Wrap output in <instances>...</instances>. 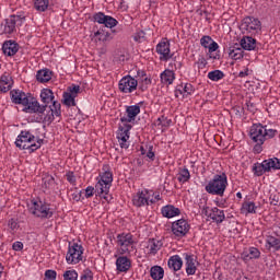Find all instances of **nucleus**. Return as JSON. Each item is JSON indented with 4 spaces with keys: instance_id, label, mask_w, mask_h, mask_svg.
Returning a JSON list of instances; mask_svg holds the SVG:
<instances>
[{
    "instance_id": "f257e3e1",
    "label": "nucleus",
    "mask_w": 280,
    "mask_h": 280,
    "mask_svg": "<svg viewBox=\"0 0 280 280\" xmlns=\"http://www.w3.org/2000/svg\"><path fill=\"white\" fill-rule=\"evenodd\" d=\"M40 100L43 104L39 106H46L45 110L48 112L44 117H40L43 119L44 124H51L56 117H60L62 115V105L60 102L56 101V96H54V91L49 89H43L40 92Z\"/></svg>"
},
{
    "instance_id": "f03ea898",
    "label": "nucleus",
    "mask_w": 280,
    "mask_h": 280,
    "mask_svg": "<svg viewBox=\"0 0 280 280\" xmlns=\"http://www.w3.org/2000/svg\"><path fill=\"white\" fill-rule=\"evenodd\" d=\"M94 23H98L100 25H104L97 32L94 33V38L100 40L101 43H109L113 40V34H115V30L112 27H117V20L110 15H106L102 12L95 13L93 15ZM110 30V31H108Z\"/></svg>"
},
{
    "instance_id": "7ed1b4c3",
    "label": "nucleus",
    "mask_w": 280,
    "mask_h": 280,
    "mask_svg": "<svg viewBox=\"0 0 280 280\" xmlns=\"http://www.w3.org/2000/svg\"><path fill=\"white\" fill-rule=\"evenodd\" d=\"M13 104H21L24 106V113H36L37 115H45L46 106H40L38 100L32 94H25L23 91L12 90L10 92Z\"/></svg>"
},
{
    "instance_id": "20e7f679",
    "label": "nucleus",
    "mask_w": 280,
    "mask_h": 280,
    "mask_svg": "<svg viewBox=\"0 0 280 280\" xmlns=\"http://www.w3.org/2000/svg\"><path fill=\"white\" fill-rule=\"evenodd\" d=\"M277 129H268V127L261 124H255L250 127L249 137L254 143L255 154H261L264 152V147H261L268 139H275L277 137Z\"/></svg>"
},
{
    "instance_id": "39448f33",
    "label": "nucleus",
    "mask_w": 280,
    "mask_h": 280,
    "mask_svg": "<svg viewBox=\"0 0 280 280\" xmlns=\"http://www.w3.org/2000/svg\"><path fill=\"white\" fill-rule=\"evenodd\" d=\"M229 185V179L226 173L217 174L206 185L205 189L207 194L211 196H224L226 187Z\"/></svg>"
},
{
    "instance_id": "423d86ee",
    "label": "nucleus",
    "mask_w": 280,
    "mask_h": 280,
    "mask_svg": "<svg viewBox=\"0 0 280 280\" xmlns=\"http://www.w3.org/2000/svg\"><path fill=\"white\" fill-rule=\"evenodd\" d=\"M15 145L16 148H20V150H28L30 153H32L40 149V145H43V140H37L36 142V137L32 135V132L21 131L15 140Z\"/></svg>"
},
{
    "instance_id": "0eeeda50",
    "label": "nucleus",
    "mask_w": 280,
    "mask_h": 280,
    "mask_svg": "<svg viewBox=\"0 0 280 280\" xmlns=\"http://www.w3.org/2000/svg\"><path fill=\"white\" fill-rule=\"evenodd\" d=\"M240 30L242 34H250V36H255V34L261 32V22L257 18L246 16L242 20Z\"/></svg>"
},
{
    "instance_id": "6e6552de",
    "label": "nucleus",
    "mask_w": 280,
    "mask_h": 280,
    "mask_svg": "<svg viewBox=\"0 0 280 280\" xmlns=\"http://www.w3.org/2000/svg\"><path fill=\"white\" fill-rule=\"evenodd\" d=\"M112 183H113V173L104 172L101 175V179L95 185V191L97 192V196L106 200V196H108V191H110Z\"/></svg>"
},
{
    "instance_id": "1a4fd4ad",
    "label": "nucleus",
    "mask_w": 280,
    "mask_h": 280,
    "mask_svg": "<svg viewBox=\"0 0 280 280\" xmlns=\"http://www.w3.org/2000/svg\"><path fill=\"white\" fill-rule=\"evenodd\" d=\"M116 244L120 248V253H132L135 250V236L131 233H121L116 237Z\"/></svg>"
},
{
    "instance_id": "9d476101",
    "label": "nucleus",
    "mask_w": 280,
    "mask_h": 280,
    "mask_svg": "<svg viewBox=\"0 0 280 280\" xmlns=\"http://www.w3.org/2000/svg\"><path fill=\"white\" fill-rule=\"evenodd\" d=\"M28 211L32 215H35V218H51V215H54L49 206L45 205L43 201L31 202Z\"/></svg>"
},
{
    "instance_id": "9b49d317",
    "label": "nucleus",
    "mask_w": 280,
    "mask_h": 280,
    "mask_svg": "<svg viewBox=\"0 0 280 280\" xmlns=\"http://www.w3.org/2000/svg\"><path fill=\"white\" fill-rule=\"evenodd\" d=\"M84 255V247L78 243L69 244L68 253L66 255L67 264H80Z\"/></svg>"
},
{
    "instance_id": "f8f14e48",
    "label": "nucleus",
    "mask_w": 280,
    "mask_h": 280,
    "mask_svg": "<svg viewBox=\"0 0 280 280\" xmlns=\"http://www.w3.org/2000/svg\"><path fill=\"white\" fill-rule=\"evenodd\" d=\"M25 21V14H13L4 20L2 23L3 34H14L16 32V23L21 25Z\"/></svg>"
},
{
    "instance_id": "ddd939ff",
    "label": "nucleus",
    "mask_w": 280,
    "mask_h": 280,
    "mask_svg": "<svg viewBox=\"0 0 280 280\" xmlns=\"http://www.w3.org/2000/svg\"><path fill=\"white\" fill-rule=\"evenodd\" d=\"M154 192L152 190L144 189L142 191H138L132 199V203L135 207H145V205H154L155 200L153 198Z\"/></svg>"
},
{
    "instance_id": "4468645a",
    "label": "nucleus",
    "mask_w": 280,
    "mask_h": 280,
    "mask_svg": "<svg viewBox=\"0 0 280 280\" xmlns=\"http://www.w3.org/2000/svg\"><path fill=\"white\" fill-rule=\"evenodd\" d=\"M137 86H139V82L131 75L124 77L118 84V89L121 93H132L137 91Z\"/></svg>"
},
{
    "instance_id": "2eb2a0df",
    "label": "nucleus",
    "mask_w": 280,
    "mask_h": 280,
    "mask_svg": "<svg viewBox=\"0 0 280 280\" xmlns=\"http://www.w3.org/2000/svg\"><path fill=\"white\" fill-rule=\"evenodd\" d=\"M80 95V85L72 84L68 86L67 92L63 93L65 106H75V97Z\"/></svg>"
},
{
    "instance_id": "dca6fc26",
    "label": "nucleus",
    "mask_w": 280,
    "mask_h": 280,
    "mask_svg": "<svg viewBox=\"0 0 280 280\" xmlns=\"http://www.w3.org/2000/svg\"><path fill=\"white\" fill-rule=\"evenodd\" d=\"M172 233L176 237H185L189 233V223L185 219H179L172 223Z\"/></svg>"
},
{
    "instance_id": "f3484780",
    "label": "nucleus",
    "mask_w": 280,
    "mask_h": 280,
    "mask_svg": "<svg viewBox=\"0 0 280 280\" xmlns=\"http://www.w3.org/2000/svg\"><path fill=\"white\" fill-rule=\"evenodd\" d=\"M156 54L160 55V60L167 62L174 55H171L170 43L167 39H162L155 48Z\"/></svg>"
},
{
    "instance_id": "a211bd4d",
    "label": "nucleus",
    "mask_w": 280,
    "mask_h": 280,
    "mask_svg": "<svg viewBox=\"0 0 280 280\" xmlns=\"http://www.w3.org/2000/svg\"><path fill=\"white\" fill-rule=\"evenodd\" d=\"M127 116L120 118L121 124H130L135 121L137 115L141 113V107L139 105L127 106L126 108Z\"/></svg>"
},
{
    "instance_id": "6ab92c4d",
    "label": "nucleus",
    "mask_w": 280,
    "mask_h": 280,
    "mask_svg": "<svg viewBox=\"0 0 280 280\" xmlns=\"http://www.w3.org/2000/svg\"><path fill=\"white\" fill-rule=\"evenodd\" d=\"M201 47H205V49H208L209 54H213V51H218V48L220 47L218 43L211 38L209 35H205L200 39Z\"/></svg>"
},
{
    "instance_id": "aec40b11",
    "label": "nucleus",
    "mask_w": 280,
    "mask_h": 280,
    "mask_svg": "<svg viewBox=\"0 0 280 280\" xmlns=\"http://www.w3.org/2000/svg\"><path fill=\"white\" fill-rule=\"evenodd\" d=\"M131 266L132 262H130V259L126 256H120L116 260V268L118 272H128Z\"/></svg>"
},
{
    "instance_id": "412c9836",
    "label": "nucleus",
    "mask_w": 280,
    "mask_h": 280,
    "mask_svg": "<svg viewBox=\"0 0 280 280\" xmlns=\"http://www.w3.org/2000/svg\"><path fill=\"white\" fill-rule=\"evenodd\" d=\"M241 47L246 51H253L257 47V39L252 36H244L241 39Z\"/></svg>"
},
{
    "instance_id": "4be33fe9",
    "label": "nucleus",
    "mask_w": 280,
    "mask_h": 280,
    "mask_svg": "<svg viewBox=\"0 0 280 280\" xmlns=\"http://www.w3.org/2000/svg\"><path fill=\"white\" fill-rule=\"evenodd\" d=\"M2 51L4 56H15L19 51V44L12 40L5 42L2 45Z\"/></svg>"
},
{
    "instance_id": "5701e85b",
    "label": "nucleus",
    "mask_w": 280,
    "mask_h": 280,
    "mask_svg": "<svg viewBox=\"0 0 280 280\" xmlns=\"http://www.w3.org/2000/svg\"><path fill=\"white\" fill-rule=\"evenodd\" d=\"M14 81L10 74H3L0 78V91L1 93H8L12 89Z\"/></svg>"
},
{
    "instance_id": "b1692460",
    "label": "nucleus",
    "mask_w": 280,
    "mask_h": 280,
    "mask_svg": "<svg viewBox=\"0 0 280 280\" xmlns=\"http://www.w3.org/2000/svg\"><path fill=\"white\" fill-rule=\"evenodd\" d=\"M163 246V243L159 240L150 238L147 243V250L149 255H156L161 247Z\"/></svg>"
},
{
    "instance_id": "393cba45",
    "label": "nucleus",
    "mask_w": 280,
    "mask_h": 280,
    "mask_svg": "<svg viewBox=\"0 0 280 280\" xmlns=\"http://www.w3.org/2000/svg\"><path fill=\"white\" fill-rule=\"evenodd\" d=\"M266 248L273 252L280 250V237L268 235L266 237Z\"/></svg>"
},
{
    "instance_id": "a878e982",
    "label": "nucleus",
    "mask_w": 280,
    "mask_h": 280,
    "mask_svg": "<svg viewBox=\"0 0 280 280\" xmlns=\"http://www.w3.org/2000/svg\"><path fill=\"white\" fill-rule=\"evenodd\" d=\"M161 211H162L163 218L170 219V218H176V215H180V209L172 205L164 206Z\"/></svg>"
},
{
    "instance_id": "bb28decb",
    "label": "nucleus",
    "mask_w": 280,
    "mask_h": 280,
    "mask_svg": "<svg viewBox=\"0 0 280 280\" xmlns=\"http://www.w3.org/2000/svg\"><path fill=\"white\" fill-rule=\"evenodd\" d=\"M229 56L232 60H242V58H244V48H241L240 45L235 44L229 48Z\"/></svg>"
},
{
    "instance_id": "cd10ccee",
    "label": "nucleus",
    "mask_w": 280,
    "mask_h": 280,
    "mask_svg": "<svg viewBox=\"0 0 280 280\" xmlns=\"http://www.w3.org/2000/svg\"><path fill=\"white\" fill-rule=\"evenodd\" d=\"M168 268H171V270H174L175 272H178V270L183 268V258H180V256L178 255L172 256L168 259Z\"/></svg>"
},
{
    "instance_id": "c85d7f7f",
    "label": "nucleus",
    "mask_w": 280,
    "mask_h": 280,
    "mask_svg": "<svg viewBox=\"0 0 280 280\" xmlns=\"http://www.w3.org/2000/svg\"><path fill=\"white\" fill-rule=\"evenodd\" d=\"M261 257V252L256 247H249L247 252L243 253L244 261H250V259H259Z\"/></svg>"
},
{
    "instance_id": "c756f323",
    "label": "nucleus",
    "mask_w": 280,
    "mask_h": 280,
    "mask_svg": "<svg viewBox=\"0 0 280 280\" xmlns=\"http://www.w3.org/2000/svg\"><path fill=\"white\" fill-rule=\"evenodd\" d=\"M265 172H270V170H280V160L277 158L268 159L262 161Z\"/></svg>"
},
{
    "instance_id": "7c9ffc66",
    "label": "nucleus",
    "mask_w": 280,
    "mask_h": 280,
    "mask_svg": "<svg viewBox=\"0 0 280 280\" xmlns=\"http://www.w3.org/2000/svg\"><path fill=\"white\" fill-rule=\"evenodd\" d=\"M185 260H186V272L187 275H196V260L194 259V256L189 254H185Z\"/></svg>"
},
{
    "instance_id": "2f4dec72",
    "label": "nucleus",
    "mask_w": 280,
    "mask_h": 280,
    "mask_svg": "<svg viewBox=\"0 0 280 280\" xmlns=\"http://www.w3.org/2000/svg\"><path fill=\"white\" fill-rule=\"evenodd\" d=\"M132 129V125L122 122V126H119L117 132L118 141L125 139L126 137H130V130Z\"/></svg>"
},
{
    "instance_id": "473e14b6",
    "label": "nucleus",
    "mask_w": 280,
    "mask_h": 280,
    "mask_svg": "<svg viewBox=\"0 0 280 280\" xmlns=\"http://www.w3.org/2000/svg\"><path fill=\"white\" fill-rule=\"evenodd\" d=\"M225 219L226 217L224 215V210L212 208V214H210V220H213V222H217V224H222L223 220Z\"/></svg>"
},
{
    "instance_id": "72a5a7b5",
    "label": "nucleus",
    "mask_w": 280,
    "mask_h": 280,
    "mask_svg": "<svg viewBox=\"0 0 280 280\" xmlns=\"http://www.w3.org/2000/svg\"><path fill=\"white\" fill-rule=\"evenodd\" d=\"M36 80L42 84H45V82H49V80H51V71H49L48 69L38 70L36 74Z\"/></svg>"
},
{
    "instance_id": "f704fd0d",
    "label": "nucleus",
    "mask_w": 280,
    "mask_h": 280,
    "mask_svg": "<svg viewBox=\"0 0 280 280\" xmlns=\"http://www.w3.org/2000/svg\"><path fill=\"white\" fill-rule=\"evenodd\" d=\"M161 82L162 84H172L176 77L174 75V71L172 70H164L161 75Z\"/></svg>"
},
{
    "instance_id": "c9c22d12",
    "label": "nucleus",
    "mask_w": 280,
    "mask_h": 280,
    "mask_svg": "<svg viewBox=\"0 0 280 280\" xmlns=\"http://www.w3.org/2000/svg\"><path fill=\"white\" fill-rule=\"evenodd\" d=\"M151 278L154 280L163 279V275H165V270L161 266H154L150 270Z\"/></svg>"
},
{
    "instance_id": "e433bc0d",
    "label": "nucleus",
    "mask_w": 280,
    "mask_h": 280,
    "mask_svg": "<svg viewBox=\"0 0 280 280\" xmlns=\"http://www.w3.org/2000/svg\"><path fill=\"white\" fill-rule=\"evenodd\" d=\"M191 93H194V86H191V84L186 83L185 86H180V89H176L175 91V96L178 97V95H191Z\"/></svg>"
},
{
    "instance_id": "4c0bfd02",
    "label": "nucleus",
    "mask_w": 280,
    "mask_h": 280,
    "mask_svg": "<svg viewBox=\"0 0 280 280\" xmlns=\"http://www.w3.org/2000/svg\"><path fill=\"white\" fill-rule=\"evenodd\" d=\"M242 212H246V213H257V207L255 205V202L253 201H245L243 202L242 206Z\"/></svg>"
},
{
    "instance_id": "58836bf2",
    "label": "nucleus",
    "mask_w": 280,
    "mask_h": 280,
    "mask_svg": "<svg viewBox=\"0 0 280 280\" xmlns=\"http://www.w3.org/2000/svg\"><path fill=\"white\" fill-rule=\"evenodd\" d=\"M43 187L45 189H54L56 187V179L51 175H46L43 178Z\"/></svg>"
},
{
    "instance_id": "ea45409f",
    "label": "nucleus",
    "mask_w": 280,
    "mask_h": 280,
    "mask_svg": "<svg viewBox=\"0 0 280 280\" xmlns=\"http://www.w3.org/2000/svg\"><path fill=\"white\" fill-rule=\"evenodd\" d=\"M191 178V174H189V170L187 168H180L179 173L177 175V180L179 183H187Z\"/></svg>"
},
{
    "instance_id": "a19ab883",
    "label": "nucleus",
    "mask_w": 280,
    "mask_h": 280,
    "mask_svg": "<svg viewBox=\"0 0 280 280\" xmlns=\"http://www.w3.org/2000/svg\"><path fill=\"white\" fill-rule=\"evenodd\" d=\"M34 7L37 12H45L49 8V0H35Z\"/></svg>"
},
{
    "instance_id": "79ce46f5",
    "label": "nucleus",
    "mask_w": 280,
    "mask_h": 280,
    "mask_svg": "<svg viewBox=\"0 0 280 280\" xmlns=\"http://www.w3.org/2000/svg\"><path fill=\"white\" fill-rule=\"evenodd\" d=\"M208 78L212 80V82H218L224 78V72H222V70L210 71Z\"/></svg>"
},
{
    "instance_id": "37998d69",
    "label": "nucleus",
    "mask_w": 280,
    "mask_h": 280,
    "mask_svg": "<svg viewBox=\"0 0 280 280\" xmlns=\"http://www.w3.org/2000/svg\"><path fill=\"white\" fill-rule=\"evenodd\" d=\"M253 172H254L255 176H264V173L267 172L266 167L264 166V162L255 163L253 165Z\"/></svg>"
},
{
    "instance_id": "c03bdc74",
    "label": "nucleus",
    "mask_w": 280,
    "mask_h": 280,
    "mask_svg": "<svg viewBox=\"0 0 280 280\" xmlns=\"http://www.w3.org/2000/svg\"><path fill=\"white\" fill-rule=\"evenodd\" d=\"M63 280H78V271L74 269L65 271Z\"/></svg>"
},
{
    "instance_id": "a18cd8bd",
    "label": "nucleus",
    "mask_w": 280,
    "mask_h": 280,
    "mask_svg": "<svg viewBox=\"0 0 280 280\" xmlns=\"http://www.w3.org/2000/svg\"><path fill=\"white\" fill-rule=\"evenodd\" d=\"M80 280H93V271L91 269L83 270Z\"/></svg>"
},
{
    "instance_id": "49530a36",
    "label": "nucleus",
    "mask_w": 280,
    "mask_h": 280,
    "mask_svg": "<svg viewBox=\"0 0 280 280\" xmlns=\"http://www.w3.org/2000/svg\"><path fill=\"white\" fill-rule=\"evenodd\" d=\"M128 139H130V136H127L126 138H120V140H118L120 148H122L124 150H128V148H130Z\"/></svg>"
},
{
    "instance_id": "de8ad7c7",
    "label": "nucleus",
    "mask_w": 280,
    "mask_h": 280,
    "mask_svg": "<svg viewBox=\"0 0 280 280\" xmlns=\"http://www.w3.org/2000/svg\"><path fill=\"white\" fill-rule=\"evenodd\" d=\"M56 270L48 269L45 271V280H56Z\"/></svg>"
},
{
    "instance_id": "09e8293b",
    "label": "nucleus",
    "mask_w": 280,
    "mask_h": 280,
    "mask_svg": "<svg viewBox=\"0 0 280 280\" xmlns=\"http://www.w3.org/2000/svg\"><path fill=\"white\" fill-rule=\"evenodd\" d=\"M202 215H206L207 218H211V214L213 213V208L206 207L201 210Z\"/></svg>"
},
{
    "instance_id": "8fccbe9b",
    "label": "nucleus",
    "mask_w": 280,
    "mask_h": 280,
    "mask_svg": "<svg viewBox=\"0 0 280 280\" xmlns=\"http://www.w3.org/2000/svg\"><path fill=\"white\" fill-rule=\"evenodd\" d=\"M95 191V188L93 186H89L85 189V198H93V192Z\"/></svg>"
},
{
    "instance_id": "3c124183",
    "label": "nucleus",
    "mask_w": 280,
    "mask_h": 280,
    "mask_svg": "<svg viewBox=\"0 0 280 280\" xmlns=\"http://www.w3.org/2000/svg\"><path fill=\"white\" fill-rule=\"evenodd\" d=\"M9 226L11 231H16V229H19V223H16V221H14V219L9 220Z\"/></svg>"
},
{
    "instance_id": "603ef678",
    "label": "nucleus",
    "mask_w": 280,
    "mask_h": 280,
    "mask_svg": "<svg viewBox=\"0 0 280 280\" xmlns=\"http://www.w3.org/2000/svg\"><path fill=\"white\" fill-rule=\"evenodd\" d=\"M12 248H13V250H16V252L23 250V243L18 241V242L13 243Z\"/></svg>"
},
{
    "instance_id": "864d4df0",
    "label": "nucleus",
    "mask_w": 280,
    "mask_h": 280,
    "mask_svg": "<svg viewBox=\"0 0 280 280\" xmlns=\"http://www.w3.org/2000/svg\"><path fill=\"white\" fill-rule=\"evenodd\" d=\"M67 180L70 182L71 185H75V175L73 173H67Z\"/></svg>"
},
{
    "instance_id": "5fc2aeb1",
    "label": "nucleus",
    "mask_w": 280,
    "mask_h": 280,
    "mask_svg": "<svg viewBox=\"0 0 280 280\" xmlns=\"http://www.w3.org/2000/svg\"><path fill=\"white\" fill-rule=\"evenodd\" d=\"M153 148L154 147H149V151L147 152V156H148V159H150L151 161H154V151H152L153 150Z\"/></svg>"
},
{
    "instance_id": "6e6d98bb",
    "label": "nucleus",
    "mask_w": 280,
    "mask_h": 280,
    "mask_svg": "<svg viewBox=\"0 0 280 280\" xmlns=\"http://www.w3.org/2000/svg\"><path fill=\"white\" fill-rule=\"evenodd\" d=\"M145 36V33L143 31L139 32L136 36H135V40L139 42L141 40V38H143Z\"/></svg>"
},
{
    "instance_id": "4d7b16f0",
    "label": "nucleus",
    "mask_w": 280,
    "mask_h": 280,
    "mask_svg": "<svg viewBox=\"0 0 280 280\" xmlns=\"http://www.w3.org/2000/svg\"><path fill=\"white\" fill-rule=\"evenodd\" d=\"M247 110H249L250 113H255L256 107L253 103H247Z\"/></svg>"
},
{
    "instance_id": "13d9d810",
    "label": "nucleus",
    "mask_w": 280,
    "mask_h": 280,
    "mask_svg": "<svg viewBox=\"0 0 280 280\" xmlns=\"http://www.w3.org/2000/svg\"><path fill=\"white\" fill-rule=\"evenodd\" d=\"M197 65L199 67H207V60L205 58H201L198 60Z\"/></svg>"
},
{
    "instance_id": "bf43d9fd",
    "label": "nucleus",
    "mask_w": 280,
    "mask_h": 280,
    "mask_svg": "<svg viewBox=\"0 0 280 280\" xmlns=\"http://www.w3.org/2000/svg\"><path fill=\"white\" fill-rule=\"evenodd\" d=\"M246 75H248V71H241V72L238 73V77H240V78H246Z\"/></svg>"
},
{
    "instance_id": "052dcab7",
    "label": "nucleus",
    "mask_w": 280,
    "mask_h": 280,
    "mask_svg": "<svg viewBox=\"0 0 280 280\" xmlns=\"http://www.w3.org/2000/svg\"><path fill=\"white\" fill-rule=\"evenodd\" d=\"M143 82L144 84H152V80L148 79V77L143 79Z\"/></svg>"
},
{
    "instance_id": "680f3d73",
    "label": "nucleus",
    "mask_w": 280,
    "mask_h": 280,
    "mask_svg": "<svg viewBox=\"0 0 280 280\" xmlns=\"http://www.w3.org/2000/svg\"><path fill=\"white\" fill-rule=\"evenodd\" d=\"M139 78H145V71H138Z\"/></svg>"
},
{
    "instance_id": "e2e57ef3",
    "label": "nucleus",
    "mask_w": 280,
    "mask_h": 280,
    "mask_svg": "<svg viewBox=\"0 0 280 280\" xmlns=\"http://www.w3.org/2000/svg\"><path fill=\"white\" fill-rule=\"evenodd\" d=\"M73 200H75L77 202H80V195L79 194L73 195Z\"/></svg>"
},
{
    "instance_id": "0e129e2a",
    "label": "nucleus",
    "mask_w": 280,
    "mask_h": 280,
    "mask_svg": "<svg viewBox=\"0 0 280 280\" xmlns=\"http://www.w3.org/2000/svg\"><path fill=\"white\" fill-rule=\"evenodd\" d=\"M153 200H155L154 202H156L158 200H161V195H159V194L155 195Z\"/></svg>"
},
{
    "instance_id": "69168bd1",
    "label": "nucleus",
    "mask_w": 280,
    "mask_h": 280,
    "mask_svg": "<svg viewBox=\"0 0 280 280\" xmlns=\"http://www.w3.org/2000/svg\"><path fill=\"white\" fill-rule=\"evenodd\" d=\"M2 275H3V265H1V262H0V279H1Z\"/></svg>"
},
{
    "instance_id": "338daca9",
    "label": "nucleus",
    "mask_w": 280,
    "mask_h": 280,
    "mask_svg": "<svg viewBox=\"0 0 280 280\" xmlns=\"http://www.w3.org/2000/svg\"><path fill=\"white\" fill-rule=\"evenodd\" d=\"M236 198L242 199V192H237V194H236Z\"/></svg>"
},
{
    "instance_id": "774afa93",
    "label": "nucleus",
    "mask_w": 280,
    "mask_h": 280,
    "mask_svg": "<svg viewBox=\"0 0 280 280\" xmlns=\"http://www.w3.org/2000/svg\"><path fill=\"white\" fill-rule=\"evenodd\" d=\"M163 119H164V117L159 118V119H158L159 124H163Z\"/></svg>"
}]
</instances>
